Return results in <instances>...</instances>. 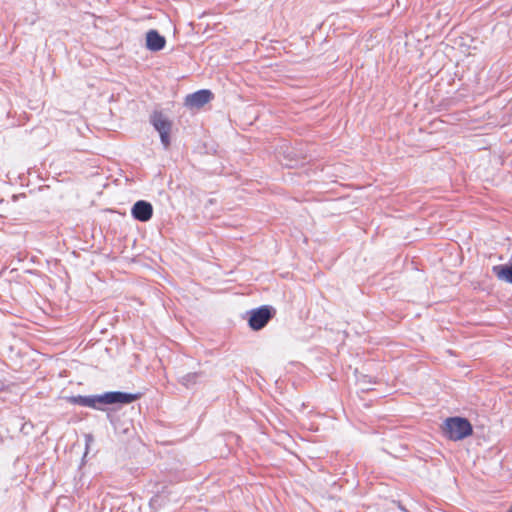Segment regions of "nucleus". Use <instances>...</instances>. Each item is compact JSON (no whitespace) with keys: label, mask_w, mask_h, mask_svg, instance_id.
Segmentation results:
<instances>
[{"label":"nucleus","mask_w":512,"mask_h":512,"mask_svg":"<svg viewBox=\"0 0 512 512\" xmlns=\"http://www.w3.org/2000/svg\"><path fill=\"white\" fill-rule=\"evenodd\" d=\"M444 434L450 440H462L472 434L470 422L461 417H451L446 419L443 426Z\"/></svg>","instance_id":"f03ea898"},{"label":"nucleus","mask_w":512,"mask_h":512,"mask_svg":"<svg viewBox=\"0 0 512 512\" xmlns=\"http://www.w3.org/2000/svg\"><path fill=\"white\" fill-rule=\"evenodd\" d=\"M166 40L156 30H149L146 34V47L150 51H160L165 47Z\"/></svg>","instance_id":"0eeeda50"},{"label":"nucleus","mask_w":512,"mask_h":512,"mask_svg":"<svg viewBox=\"0 0 512 512\" xmlns=\"http://www.w3.org/2000/svg\"><path fill=\"white\" fill-rule=\"evenodd\" d=\"M198 373H189L186 374L181 378V382L183 385L189 387L190 385L194 384L196 382V379L198 378Z\"/></svg>","instance_id":"1a4fd4ad"},{"label":"nucleus","mask_w":512,"mask_h":512,"mask_svg":"<svg viewBox=\"0 0 512 512\" xmlns=\"http://www.w3.org/2000/svg\"><path fill=\"white\" fill-rule=\"evenodd\" d=\"M271 318V309L267 306H262L250 311L249 326L253 330H260L266 326Z\"/></svg>","instance_id":"20e7f679"},{"label":"nucleus","mask_w":512,"mask_h":512,"mask_svg":"<svg viewBox=\"0 0 512 512\" xmlns=\"http://www.w3.org/2000/svg\"><path fill=\"white\" fill-rule=\"evenodd\" d=\"M211 99L212 93L209 90H199L186 96L185 105L191 108H200Z\"/></svg>","instance_id":"423d86ee"},{"label":"nucleus","mask_w":512,"mask_h":512,"mask_svg":"<svg viewBox=\"0 0 512 512\" xmlns=\"http://www.w3.org/2000/svg\"><path fill=\"white\" fill-rule=\"evenodd\" d=\"M493 272L500 280H504L512 284V266L497 265L493 267Z\"/></svg>","instance_id":"6e6552de"},{"label":"nucleus","mask_w":512,"mask_h":512,"mask_svg":"<svg viewBox=\"0 0 512 512\" xmlns=\"http://www.w3.org/2000/svg\"><path fill=\"white\" fill-rule=\"evenodd\" d=\"M151 123L158 131L164 148H168L170 145L171 122L162 113L155 112L151 116Z\"/></svg>","instance_id":"7ed1b4c3"},{"label":"nucleus","mask_w":512,"mask_h":512,"mask_svg":"<svg viewBox=\"0 0 512 512\" xmlns=\"http://www.w3.org/2000/svg\"><path fill=\"white\" fill-rule=\"evenodd\" d=\"M509 512H512V506L510 507Z\"/></svg>","instance_id":"9b49d317"},{"label":"nucleus","mask_w":512,"mask_h":512,"mask_svg":"<svg viewBox=\"0 0 512 512\" xmlns=\"http://www.w3.org/2000/svg\"><path fill=\"white\" fill-rule=\"evenodd\" d=\"M131 214L136 220L146 222L150 220L153 215V207L149 202L139 200L133 205Z\"/></svg>","instance_id":"39448f33"},{"label":"nucleus","mask_w":512,"mask_h":512,"mask_svg":"<svg viewBox=\"0 0 512 512\" xmlns=\"http://www.w3.org/2000/svg\"><path fill=\"white\" fill-rule=\"evenodd\" d=\"M137 399V395L119 391L106 392L102 395L93 396H72L68 400L72 404H77L84 407H91L101 409V405L110 404H129Z\"/></svg>","instance_id":"f257e3e1"},{"label":"nucleus","mask_w":512,"mask_h":512,"mask_svg":"<svg viewBox=\"0 0 512 512\" xmlns=\"http://www.w3.org/2000/svg\"><path fill=\"white\" fill-rule=\"evenodd\" d=\"M85 440H86V449H88L89 445L93 442V437H92V435L87 434V435L85 436Z\"/></svg>","instance_id":"9d476101"}]
</instances>
